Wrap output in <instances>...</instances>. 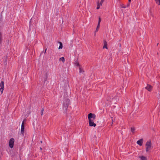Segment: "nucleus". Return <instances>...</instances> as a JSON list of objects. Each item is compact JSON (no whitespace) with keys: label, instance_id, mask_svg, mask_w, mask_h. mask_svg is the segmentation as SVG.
<instances>
[{"label":"nucleus","instance_id":"f257e3e1","mask_svg":"<svg viewBox=\"0 0 160 160\" xmlns=\"http://www.w3.org/2000/svg\"><path fill=\"white\" fill-rule=\"evenodd\" d=\"M89 125L90 127H95L96 125L94 122V120L95 119L96 116L94 113H90L88 115Z\"/></svg>","mask_w":160,"mask_h":160},{"label":"nucleus","instance_id":"f03ea898","mask_svg":"<svg viewBox=\"0 0 160 160\" xmlns=\"http://www.w3.org/2000/svg\"><path fill=\"white\" fill-rule=\"evenodd\" d=\"M69 102V99H67L66 100H65L63 106V112L64 113H66L67 112V108L68 106V103Z\"/></svg>","mask_w":160,"mask_h":160},{"label":"nucleus","instance_id":"7ed1b4c3","mask_svg":"<svg viewBox=\"0 0 160 160\" xmlns=\"http://www.w3.org/2000/svg\"><path fill=\"white\" fill-rule=\"evenodd\" d=\"M145 146L146 147V151L147 152L151 149L152 144L151 141L150 140L146 142Z\"/></svg>","mask_w":160,"mask_h":160},{"label":"nucleus","instance_id":"20e7f679","mask_svg":"<svg viewBox=\"0 0 160 160\" xmlns=\"http://www.w3.org/2000/svg\"><path fill=\"white\" fill-rule=\"evenodd\" d=\"M14 142V139L13 138H12L10 139L9 142V145L11 148H13Z\"/></svg>","mask_w":160,"mask_h":160},{"label":"nucleus","instance_id":"39448f33","mask_svg":"<svg viewBox=\"0 0 160 160\" xmlns=\"http://www.w3.org/2000/svg\"><path fill=\"white\" fill-rule=\"evenodd\" d=\"M21 132L23 136L24 133V121L22 122V123Z\"/></svg>","mask_w":160,"mask_h":160},{"label":"nucleus","instance_id":"423d86ee","mask_svg":"<svg viewBox=\"0 0 160 160\" xmlns=\"http://www.w3.org/2000/svg\"><path fill=\"white\" fill-rule=\"evenodd\" d=\"M4 87V82L2 81L0 83V91L1 92V93H3Z\"/></svg>","mask_w":160,"mask_h":160},{"label":"nucleus","instance_id":"0eeeda50","mask_svg":"<svg viewBox=\"0 0 160 160\" xmlns=\"http://www.w3.org/2000/svg\"><path fill=\"white\" fill-rule=\"evenodd\" d=\"M74 64L76 66H79V73H82L84 71L81 69V68L80 67L79 65V63L78 62H75Z\"/></svg>","mask_w":160,"mask_h":160},{"label":"nucleus","instance_id":"6e6552de","mask_svg":"<svg viewBox=\"0 0 160 160\" xmlns=\"http://www.w3.org/2000/svg\"><path fill=\"white\" fill-rule=\"evenodd\" d=\"M145 88L148 91L150 92L152 89V87L150 85L148 84L147 86L145 87Z\"/></svg>","mask_w":160,"mask_h":160},{"label":"nucleus","instance_id":"1a4fd4ad","mask_svg":"<svg viewBox=\"0 0 160 160\" xmlns=\"http://www.w3.org/2000/svg\"><path fill=\"white\" fill-rule=\"evenodd\" d=\"M101 22V18H100V17H99L98 23V25L97 26V27L96 30L95 31V32H97L98 31V29H99V28L100 25V23Z\"/></svg>","mask_w":160,"mask_h":160},{"label":"nucleus","instance_id":"9d476101","mask_svg":"<svg viewBox=\"0 0 160 160\" xmlns=\"http://www.w3.org/2000/svg\"><path fill=\"white\" fill-rule=\"evenodd\" d=\"M143 141V139H141L137 141V143L140 146H141L142 145Z\"/></svg>","mask_w":160,"mask_h":160},{"label":"nucleus","instance_id":"9b49d317","mask_svg":"<svg viewBox=\"0 0 160 160\" xmlns=\"http://www.w3.org/2000/svg\"><path fill=\"white\" fill-rule=\"evenodd\" d=\"M104 45L103 46V48H105L107 49H108V47H107V42L105 40H104Z\"/></svg>","mask_w":160,"mask_h":160},{"label":"nucleus","instance_id":"f8f14e48","mask_svg":"<svg viewBox=\"0 0 160 160\" xmlns=\"http://www.w3.org/2000/svg\"><path fill=\"white\" fill-rule=\"evenodd\" d=\"M139 158H140L141 160H147L146 158L143 156H139Z\"/></svg>","mask_w":160,"mask_h":160},{"label":"nucleus","instance_id":"ddd939ff","mask_svg":"<svg viewBox=\"0 0 160 160\" xmlns=\"http://www.w3.org/2000/svg\"><path fill=\"white\" fill-rule=\"evenodd\" d=\"M59 43L60 44V45L58 48V49H59L62 48V43L61 42H59Z\"/></svg>","mask_w":160,"mask_h":160},{"label":"nucleus","instance_id":"4468645a","mask_svg":"<svg viewBox=\"0 0 160 160\" xmlns=\"http://www.w3.org/2000/svg\"><path fill=\"white\" fill-rule=\"evenodd\" d=\"M135 131V128L133 127L131 128V131L133 134H134Z\"/></svg>","mask_w":160,"mask_h":160},{"label":"nucleus","instance_id":"2eb2a0df","mask_svg":"<svg viewBox=\"0 0 160 160\" xmlns=\"http://www.w3.org/2000/svg\"><path fill=\"white\" fill-rule=\"evenodd\" d=\"M101 5H100V4L99 3V2H97V9H99Z\"/></svg>","mask_w":160,"mask_h":160},{"label":"nucleus","instance_id":"dca6fc26","mask_svg":"<svg viewBox=\"0 0 160 160\" xmlns=\"http://www.w3.org/2000/svg\"><path fill=\"white\" fill-rule=\"evenodd\" d=\"M59 61H62V62H64L65 61L64 58L63 57H62L61 58H59Z\"/></svg>","mask_w":160,"mask_h":160},{"label":"nucleus","instance_id":"f3484780","mask_svg":"<svg viewBox=\"0 0 160 160\" xmlns=\"http://www.w3.org/2000/svg\"><path fill=\"white\" fill-rule=\"evenodd\" d=\"M155 1L156 2V3L157 4H158V5H160V2H159V1H156V0Z\"/></svg>","mask_w":160,"mask_h":160},{"label":"nucleus","instance_id":"a211bd4d","mask_svg":"<svg viewBox=\"0 0 160 160\" xmlns=\"http://www.w3.org/2000/svg\"><path fill=\"white\" fill-rule=\"evenodd\" d=\"M104 0H101L100 3H99L101 5H102V3L104 2Z\"/></svg>","mask_w":160,"mask_h":160},{"label":"nucleus","instance_id":"6ab92c4d","mask_svg":"<svg viewBox=\"0 0 160 160\" xmlns=\"http://www.w3.org/2000/svg\"><path fill=\"white\" fill-rule=\"evenodd\" d=\"M44 110V108H42L41 110V115H42L43 114V112Z\"/></svg>","mask_w":160,"mask_h":160},{"label":"nucleus","instance_id":"aec40b11","mask_svg":"<svg viewBox=\"0 0 160 160\" xmlns=\"http://www.w3.org/2000/svg\"><path fill=\"white\" fill-rule=\"evenodd\" d=\"M121 6L122 8H126V7L124 6L123 5H121Z\"/></svg>","mask_w":160,"mask_h":160},{"label":"nucleus","instance_id":"412c9836","mask_svg":"<svg viewBox=\"0 0 160 160\" xmlns=\"http://www.w3.org/2000/svg\"><path fill=\"white\" fill-rule=\"evenodd\" d=\"M130 5V3H129L128 4V5L127 6H128H128H129Z\"/></svg>","mask_w":160,"mask_h":160},{"label":"nucleus","instance_id":"4be33fe9","mask_svg":"<svg viewBox=\"0 0 160 160\" xmlns=\"http://www.w3.org/2000/svg\"><path fill=\"white\" fill-rule=\"evenodd\" d=\"M131 0H128V1H129V2H131Z\"/></svg>","mask_w":160,"mask_h":160},{"label":"nucleus","instance_id":"5701e85b","mask_svg":"<svg viewBox=\"0 0 160 160\" xmlns=\"http://www.w3.org/2000/svg\"><path fill=\"white\" fill-rule=\"evenodd\" d=\"M31 20H32V19H31L30 21V22H30H30H31Z\"/></svg>","mask_w":160,"mask_h":160},{"label":"nucleus","instance_id":"b1692460","mask_svg":"<svg viewBox=\"0 0 160 160\" xmlns=\"http://www.w3.org/2000/svg\"><path fill=\"white\" fill-rule=\"evenodd\" d=\"M40 142H41V143H42V141H41Z\"/></svg>","mask_w":160,"mask_h":160},{"label":"nucleus","instance_id":"393cba45","mask_svg":"<svg viewBox=\"0 0 160 160\" xmlns=\"http://www.w3.org/2000/svg\"><path fill=\"white\" fill-rule=\"evenodd\" d=\"M40 149L42 150V148H40Z\"/></svg>","mask_w":160,"mask_h":160},{"label":"nucleus","instance_id":"a878e982","mask_svg":"<svg viewBox=\"0 0 160 160\" xmlns=\"http://www.w3.org/2000/svg\"><path fill=\"white\" fill-rule=\"evenodd\" d=\"M46 50L45 51V53L46 52Z\"/></svg>","mask_w":160,"mask_h":160}]
</instances>
